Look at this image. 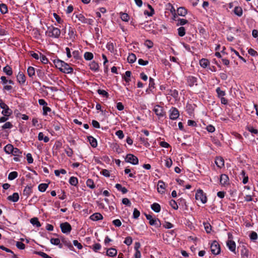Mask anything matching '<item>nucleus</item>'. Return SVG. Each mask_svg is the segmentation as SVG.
Instances as JSON below:
<instances>
[{"label": "nucleus", "instance_id": "nucleus-1", "mask_svg": "<svg viewBox=\"0 0 258 258\" xmlns=\"http://www.w3.org/2000/svg\"><path fill=\"white\" fill-rule=\"evenodd\" d=\"M55 67L60 72L65 74H70L73 72V69L69 64L59 59L53 61Z\"/></svg>", "mask_w": 258, "mask_h": 258}, {"label": "nucleus", "instance_id": "nucleus-2", "mask_svg": "<svg viewBox=\"0 0 258 258\" xmlns=\"http://www.w3.org/2000/svg\"><path fill=\"white\" fill-rule=\"evenodd\" d=\"M60 30L56 27H54L52 25L47 27V30L45 32V34L49 37L52 38H58L60 35Z\"/></svg>", "mask_w": 258, "mask_h": 258}, {"label": "nucleus", "instance_id": "nucleus-3", "mask_svg": "<svg viewBox=\"0 0 258 258\" xmlns=\"http://www.w3.org/2000/svg\"><path fill=\"white\" fill-rule=\"evenodd\" d=\"M211 250L213 254H219L221 251L220 246L216 240H214L211 245Z\"/></svg>", "mask_w": 258, "mask_h": 258}, {"label": "nucleus", "instance_id": "nucleus-4", "mask_svg": "<svg viewBox=\"0 0 258 258\" xmlns=\"http://www.w3.org/2000/svg\"><path fill=\"white\" fill-rule=\"evenodd\" d=\"M196 199L197 200H200L202 203L205 204L207 202V199L205 194H204L202 189H198L196 194Z\"/></svg>", "mask_w": 258, "mask_h": 258}, {"label": "nucleus", "instance_id": "nucleus-5", "mask_svg": "<svg viewBox=\"0 0 258 258\" xmlns=\"http://www.w3.org/2000/svg\"><path fill=\"white\" fill-rule=\"evenodd\" d=\"M61 230L63 233H69L72 230V226L68 222L61 223L60 225Z\"/></svg>", "mask_w": 258, "mask_h": 258}, {"label": "nucleus", "instance_id": "nucleus-6", "mask_svg": "<svg viewBox=\"0 0 258 258\" xmlns=\"http://www.w3.org/2000/svg\"><path fill=\"white\" fill-rule=\"evenodd\" d=\"M126 162H129L132 164L136 165L138 163V158L133 154H127L125 157Z\"/></svg>", "mask_w": 258, "mask_h": 258}, {"label": "nucleus", "instance_id": "nucleus-7", "mask_svg": "<svg viewBox=\"0 0 258 258\" xmlns=\"http://www.w3.org/2000/svg\"><path fill=\"white\" fill-rule=\"evenodd\" d=\"M76 18L78 19L79 21L84 24H91L92 20L86 18L84 16L81 14L76 15Z\"/></svg>", "mask_w": 258, "mask_h": 258}, {"label": "nucleus", "instance_id": "nucleus-8", "mask_svg": "<svg viewBox=\"0 0 258 258\" xmlns=\"http://www.w3.org/2000/svg\"><path fill=\"white\" fill-rule=\"evenodd\" d=\"M235 116L232 115L231 114H227L226 117H221L223 120H237L238 121L240 118V115L235 114Z\"/></svg>", "mask_w": 258, "mask_h": 258}, {"label": "nucleus", "instance_id": "nucleus-9", "mask_svg": "<svg viewBox=\"0 0 258 258\" xmlns=\"http://www.w3.org/2000/svg\"><path fill=\"white\" fill-rule=\"evenodd\" d=\"M17 81L20 85H25L26 83V77L23 73L19 72L17 76Z\"/></svg>", "mask_w": 258, "mask_h": 258}, {"label": "nucleus", "instance_id": "nucleus-10", "mask_svg": "<svg viewBox=\"0 0 258 258\" xmlns=\"http://www.w3.org/2000/svg\"><path fill=\"white\" fill-rule=\"evenodd\" d=\"M166 95L173 97L175 100H177L179 99L178 92L177 90L175 89H170L167 91Z\"/></svg>", "mask_w": 258, "mask_h": 258}, {"label": "nucleus", "instance_id": "nucleus-11", "mask_svg": "<svg viewBox=\"0 0 258 258\" xmlns=\"http://www.w3.org/2000/svg\"><path fill=\"white\" fill-rule=\"evenodd\" d=\"M187 83L189 87H192L197 85V79L194 76H188L187 78Z\"/></svg>", "mask_w": 258, "mask_h": 258}, {"label": "nucleus", "instance_id": "nucleus-12", "mask_svg": "<svg viewBox=\"0 0 258 258\" xmlns=\"http://www.w3.org/2000/svg\"><path fill=\"white\" fill-rule=\"evenodd\" d=\"M220 183L222 185H225L229 184V177L228 176L225 174H222L221 175L220 179Z\"/></svg>", "mask_w": 258, "mask_h": 258}, {"label": "nucleus", "instance_id": "nucleus-13", "mask_svg": "<svg viewBox=\"0 0 258 258\" xmlns=\"http://www.w3.org/2000/svg\"><path fill=\"white\" fill-rule=\"evenodd\" d=\"M146 218L149 220V224L151 225H155L157 224V221L160 222L158 219H154L152 216L149 214H145Z\"/></svg>", "mask_w": 258, "mask_h": 258}, {"label": "nucleus", "instance_id": "nucleus-14", "mask_svg": "<svg viewBox=\"0 0 258 258\" xmlns=\"http://www.w3.org/2000/svg\"><path fill=\"white\" fill-rule=\"evenodd\" d=\"M215 162L216 165L219 168H222L224 165V159L221 157H216Z\"/></svg>", "mask_w": 258, "mask_h": 258}, {"label": "nucleus", "instance_id": "nucleus-15", "mask_svg": "<svg viewBox=\"0 0 258 258\" xmlns=\"http://www.w3.org/2000/svg\"><path fill=\"white\" fill-rule=\"evenodd\" d=\"M158 186H159V187H158L157 190L158 192L161 194H163L165 192L164 189H165V183L162 180H159L158 182Z\"/></svg>", "mask_w": 258, "mask_h": 258}, {"label": "nucleus", "instance_id": "nucleus-16", "mask_svg": "<svg viewBox=\"0 0 258 258\" xmlns=\"http://www.w3.org/2000/svg\"><path fill=\"white\" fill-rule=\"evenodd\" d=\"M7 199L13 202H17L19 199V194L17 192H15L12 196H8Z\"/></svg>", "mask_w": 258, "mask_h": 258}, {"label": "nucleus", "instance_id": "nucleus-17", "mask_svg": "<svg viewBox=\"0 0 258 258\" xmlns=\"http://www.w3.org/2000/svg\"><path fill=\"white\" fill-rule=\"evenodd\" d=\"M227 245L229 247V249L235 253V248H236V244L234 241L233 240H228L227 241Z\"/></svg>", "mask_w": 258, "mask_h": 258}, {"label": "nucleus", "instance_id": "nucleus-18", "mask_svg": "<svg viewBox=\"0 0 258 258\" xmlns=\"http://www.w3.org/2000/svg\"><path fill=\"white\" fill-rule=\"evenodd\" d=\"M90 218L93 221H98L102 219L103 216L101 214L99 213H96L92 215L90 217Z\"/></svg>", "mask_w": 258, "mask_h": 258}, {"label": "nucleus", "instance_id": "nucleus-19", "mask_svg": "<svg viewBox=\"0 0 258 258\" xmlns=\"http://www.w3.org/2000/svg\"><path fill=\"white\" fill-rule=\"evenodd\" d=\"M60 240L61 242L71 250H73L74 249V247L71 243L70 241H67L64 237L61 236L60 237Z\"/></svg>", "mask_w": 258, "mask_h": 258}, {"label": "nucleus", "instance_id": "nucleus-20", "mask_svg": "<svg viewBox=\"0 0 258 258\" xmlns=\"http://www.w3.org/2000/svg\"><path fill=\"white\" fill-rule=\"evenodd\" d=\"M117 254V250L115 248H110L107 250V255L109 256H114Z\"/></svg>", "mask_w": 258, "mask_h": 258}, {"label": "nucleus", "instance_id": "nucleus-21", "mask_svg": "<svg viewBox=\"0 0 258 258\" xmlns=\"http://www.w3.org/2000/svg\"><path fill=\"white\" fill-rule=\"evenodd\" d=\"M4 151L7 154H12L14 151V147L11 144H8L4 148Z\"/></svg>", "mask_w": 258, "mask_h": 258}, {"label": "nucleus", "instance_id": "nucleus-22", "mask_svg": "<svg viewBox=\"0 0 258 258\" xmlns=\"http://www.w3.org/2000/svg\"><path fill=\"white\" fill-rule=\"evenodd\" d=\"M88 139L92 147L94 148L97 147V140L94 138H93L92 136H89L88 137Z\"/></svg>", "mask_w": 258, "mask_h": 258}, {"label": "nucleus", "instance_id": "nucleus-23", "mask_svg": "<svg viewBox=\"0 0 258 258\" xmlns=\"http://www.w3.org/2000/svg\"><path fill=\"white\" fill-rule=\"evenodd\" d=\"M209 61L207 59L202 58L200 60V64L203 68H207L209 65Z\"/></svg>", "mask_w": 258, "mask_h": 258}, {"label": "nucleus", "instance_id": "nucleus-24", "mask_svg": "<svg viewBox=\"0 0 258 258\" xmlns=\"http://www.w3.org/2000/svg\"><path fill=\"white\" fill-rule=\"evenodd\" d=\"M177 14L181 16H184L187 14V10L183 7H180L177 9Z\"/></svg>", "mask_w": 258, "mask_h": 258}, {"label": "nucleus", "instance_id": "nucleus-25", "mask_svg": "<svg viewBox=\"0 0 258 258\" xmlns=\"http://www.w3.org/2000/svg\"><path fill=\"white\" fill-rule=\"evenodd\" d=\"M234 13L237 16L240 17L243 14L242 9L240 7H236L234 9Z\"/></svg>", "mask_w": 258, "mask_h": 258}, {"label": "nucleus", "instance_id": "nucleus-26", "mask_svg": "<svg viewBox=\"0 0 258 258\" xmlns=\"http://www.w3.org/2000/svg\"><path fill=\"white\" fill-rule=\"evenodd\" d=\"M136 59H137V57L135 54L132 53L129 54V55L127 57V61L129 63H133L134 62H135Z\"/></svg>", "mask_w": 258, "mask_h": 258}, {"label": "nucleus", "instance_id": "nucleus-27", "mask_svg": "<svg viewBox=\"0 0 258 258\" xmlns=\"http://www.w3.org/2000/svg\"><path fill=\"white\" fill-rule=\"evenodd\" d=\"M121 19L124 22H128L130 20V16L126 13L120 12L119 13Z\"/></svg>", "mask_w": 258, "mask_h": 258}, {"label": "nucleus", "instance_id": "nucleus-28", "mask_svg": "<svg viewBox=\"0 0 258 258\" xmlns=\"http://www.w3.org/2000/svg\"><path fill=\"white\" fill-rule=\"evenodd\" d=\"M0 107L3 109L2 113H8V110L9 109V107L2 100H0Z\"/></svg>", "mask_w": 258, "mask_h": 258}, {"label": "nucleus", "instance_id": "nucleus-29", "mask_svg": "<svg viewBox=\"0 0 258 258\" xmlns=\"http://www.w3.org/2000/svg\"><path fill=\"white\" fill-rule=\"evenodd\" d=\"M216 91L217 93V96L219 98L224 97V96L226 95L225 92L222 90L220 87L217 88Z\"/></svg>", "mask_w": 258, "mask_h": 258}, {"label": "nucleus", "instance_id": "nucleus-30", "mask_svg": "<svg viewBox=\"0 0 258 258\" xmlns=\"http://www.w3.org/2000/svg\"><path fill=\"white\" fill-rule=\"evenodd\" d=\"M89 67L90 69L94 71H97L99 68L98 64L95 61H92L89 64Z\"/></svg>", "mask_w": 258, "mask_h": 258}, {"label": "nucleus", "instance_id": "nucleus-31", "mask_svg": "<svg viewBox=\"0 0 258 258\" xmlns=\"http://www.w3.org/2000/svg\"><path fill=\"white\" fill-rule=\"evenodd\" d=\"M151 209L155 212L158 213L160 211L161 207L157 203H154L151 205Z\"/></svg>", "mask_w": 258, "mask_h": 258}, {"label": "nucleus", "instance_id": "nucleus-32", "mask_svg": "<svg viewBox=\"0 0 258 258\" xmlns=\"http://www.w3.org/2000/svg\"><path fill=\"white\" fill-rule=\"evenodd\" d=\"M27 74L30 77L32 78L35 74L34 68L29 67L27 69Z\"/></svg>", "mask_w": 258, "mask_h": 258}, {"label": "nucleus", "instance_id": "nucleus-33", "mask_svg": "<svg viewBox=\"0 0 258 258\" xmlns=\"http://www.w3.org/2000/svg\"><path fill=\"white\" fill-rule=\"evenodd\" d=\"M3 71L8 76H11L13 74V71L11 67L9 66H7L3 69Z\"/></svg>", "mask_w": 258, "mask_h": 258}, {"label": "nucleus", "instance_id": "nucleus-34", "mask_svg": "<svg viewBox=\"0 0 258 258\" xmlns=\"http://www.w3.org/2000/svg\"><path fill=\"white\" fill-rule=\"evenodd\" d=\"M30 222L34 225H36L37 227L41 226V224L38 221V219L36 217L32 218L30 220Z\"/></svg>", "mask_w": 258, "mask_h": 258}, {"label": "nucleus", "instance_id": "nucleus-35", "mask_svg": "<svg viewBox=\"0 0 258 258\" xmlns=\"http://www.w3.org/2000/svg\"><path fill=\"white\" fill-rule=\"evenodd\" d=\"M196 107L197 106L194 104H188L186 106L187 111L188 113H191L192 111H195Z\"/></svg>", "mask_w": 258, "mask_h": 258}, {"label": "nucleus", "instance_id": "nucleus-36", "mask_svg": "<svg viewBox=\"0 0 258 258\" xmlns=\"http://www.w3.org/2000/svg\"><path fill=\"white\" fill-rule=\"evenodd\" d=\"M115 187L119 190H121L123 194H125L127 192V189L124 187H122L121 185L119 183H117L115 185Z\"/></svg>", "mask_w": 258, "mask_h": 258}, {"label": "nucleus", "instance_id": "nucleus-37", "mask_svg": "<svg viewBox=\"0 0 258 258\" xmlns=\"http://www.w3.org/2000/svg\"><path fill=\"white\" fill-rule=\"evenodd\" d=\"M177 32L178 35L182 37L185 34V29L183 27H180L177 29Z\"/></svg>", "mask_w": 258, "mask_h": 258}, {"label": "nucleus", "instance_id": "nucleus-38", "mask_svg": "<svg viewBox=\"0 0 258 258\" xmlns=\"http://www.w3.org/2000/svg\"><path fill=\"white\" fill-rule=\"evenodd\" d=\"M0 12L3 14H6L8 12V8L6 5L4 4H0Z\"/></svg>", "mask_w": 258, "mask_h": 258}, {"label": "nucleus", "instance_id": "nucleus-39", "mask_svg": "<svg viewBox=\"0 0 258 258\" xmlns=\"http://www.w3.org/2000/svg\"><path fill=\"white\" fill-rule=\"evenodd\" d=\"M69 183L74 186H76L78 183V179L74 176L71 177L69 180Z\"/></svg>", "mask_w": 258, "mask_h": 258}, {"label": "nucleus", "instance_id": "nucleus-40", "mask_svg": "<svg viewBox=\"0 0 258 258\" xmlns=\"http://www.w3.org/2000/svg\"><path fill=\"white\" fill-rule=\"evenodd\" d=\"M31 188L29 186H26L24 191H23V195L25 196L26 198H27L31 192Z\"/></svg>", "mask_w": 258, "mask_h": 258}, {"label": "nucleus", "instance_id": "nucleus-41", "mask_svg": "<svg viewBox=\"0 0 258 258\" xmlns=\"http://www.w3.org/2000/svg\"><path fill=\"white\" fill-rule=\"evenodd\" d=\"M241 254L242 257H248V250L243 246L241 250Z\"/></svg>", "mask_w": 258, "mask_h": 258}, {"label": "nucleus", "instance_id": "nucleus-42", "mask_svg": "<svg viewBox=\"0 0 258 258\" xmlns=\"http://www.w3.org/2000/svg\"><path fill=\"white\" fill-rule=\"evenodd\" d=\"M48 184L47 183H41L38 186V189L41 192H44L48 187Z\"/></svg>", "mask_w": 258, "mask_h": 258}, {"label": "nucleus", "instance_id": "nucleus-43", "mask_svg": "<svg viewBox=\"0 0 258 258\" xmlns=\"http://www.w3.org/2000/svg\"><path fill=\"white\" fill-rule=\"evenodd\" d=\"M84 58L86 60H90L93 58V54L90 52H86L84 53Z\"/></svg>", "mask_w": 258, "mask_h": 258}, {"label": "nucleus", "instance_id": "nucleus-44", "mask_svg": "<svg viewBox=\"0 0 258 258\" xmlns=\"http://www.w3.org/2000/svg\"><path fill=\"white\" fill-rule=\"evenodd\" d=\"M205 229L207 233H210L212 230V226L209 223L204 222Z\"/></svg>", "mask_w": 258, "mask_h": 258}, {"label": "nucleus", "instance_id": "nucleus-45", "mask_svg": "<svg viewBox=\"0 0 258 258\" xmlns=\"http://www.w3.org/2000/svg\"><path fill=\"white\" fill-rule=\"evenodd\" d=\"M68 35L71 39H74L75 38V30L74 29L72 28L71 27H70Z\"/></svg>", "mask_w": 258, "mask_h": 258}, {"label": "nucleus", "instance_id": "nucleus-46", "mask_svg": "<svg viewBox=\"0 0 258 258\" xmlns=\"http://www.w3.org/2000/svg\"><path fill=\"white\" fill-rule=\"evenodd\" d=\"M131 74L132 73L130 71L125 72L124 79L126 83H129L131 81L130 78L131 77Z\"/></svg>", "mask_w": 258, "mask_h": 258}, {"label": "nucleus", "instance_id": "nucleus-47", "mask_svg": "<svg viewBox=\"0 0 258 258\" xmlns=\"http://www.w3.org/2000/svg\"><path fill=\"white\" fill-rule=\"evenodd\" d=\"M18 176V173L16 171H13L11 172L8 176V179L9 180H13Z\"/></svg>", "mask_w": 258, "mask_h": 258}, {"label": "nucleus", "instance_id": "nucleus-48", "mask_svg": "<svg viewBox=\"0 0 258 258\" xmlns=\"http://www.w3.org/2000/svg\"><path fill=\"white\" fill-rule=\"evenodd\" d=\"M40 59V61H41L42 63H44V64H47L48 62V59L47 58V57L42 54L41 53H40V57H39Z\"/></svg>", "mask_w": 258, "mask_h": 258}, {"label": "nucleus", "instance_id": "nucleus-49", "mask_svg": "<svg viewBox=\"0 0 258 258\" xmlns=\"http://www.w3.org/2000/svg\"><path fill=\"white\" fill-rule=\"evenodd\" d=\"M53 16L54 18H55V20L56 21V22L58 24H62L63 21L62 19H61V18L58 15H57L56 13H53Z\"/></svg>", "mask_w": 258, "mask_h": 258}, {"label": "nucleus", "instance_id": "nucleus-50", "mask_svg": "<svg viewBox=\"0 0 258 258\" xmlns=\"http://www.w3.org/2000/svg\"><path fill=\"white\" fill-rule=\"evenodd\" d=\"M87 185L92 189L94 188L95 187L93 180L91 179L87 180Z\"/></svg>", "mask_w": 258, "mask_h": 258}, {"label": "nucleus", "instance_id": "nucleus-51", "mask_svg": "<svg viewBox=\"0 0 258 258\" xmlns=\"http://www.w3.org/2000/svg\"><path fill=\"white\" fill-rule=\"evenodd\" d=\"M246 129L252 134H257L258 133L257 130L254 128L252 126H247Z\"/></svg>", "mask_w": 258, "mask_h": 258}, {"label": "nucleus", "instance_id": "nucleus-52", "mask_svg": "<svg viewBox=\"0 0 258 258\" xmlns=\"http://www.w3.org/2000/svg\"><path fill=\"white\" fill-rule=\"evenodd\" d=\"M153 111L155 113H162L163 112L162 107L159 105H156L154 107Z\"/></svg>", "mask_w": 258, "mask_h": 258}, {"label": "nucleus", "instance_id": "nucleus-53", "mask_svg": "<svg viewBox=\"0 0 258 258\" xmlns=\"http://www.w3.org/2000/svg\"><path fill=\"white\" fill-rule=\"evenodd\" d=\"M60 239L59 238H52L50 239L51 243L52 244L55 245H58L60 243Z\"/></svg>", "mask_w": 258, "mask_h": 258}, {"label": "nucleus", "instance_id": "nucleus-54", "mask_svg": "<svg viewBox=\"0 0 258 258\" xmlns=\"http://www.w3.org/2000/svg\"><path fill=\"white\" fill-rule=\"evenodd\" d=\"M97 92L99 94L103 96V97H107L108 96V93L104 90L98 89L97 90Z\"/></svg>", "mask_w": 258, "mask_h": 258}, {"label": "nucleus", "instance_id": "nucleus-55", "mask_svg": "<svg viewBox=\"0 0 258 258\" xmlns=\"http://www.w3.org/2000/svg\"><path fill=\"white\" fill-rule=\"evenodd\" d=\"M34 253L37 254L42 256L43 258H48L49 256L46 253H45L43 252H42V251H35Z\"/></svg>", "mask_w": 258, "mask_h": 258}, {"label": "nucleus", "instance_id": "nucleus-56", "mask_svg": "<svg viewBox=\"0 0 258 258\" xmlns=\"http://www.w3.org/2000/svg\"><path fill=\"white\" fill-rule=\"evenodd\" d=\"M34 253L37 254L42 256L43 258H48L49 256L46 253H45L43 252H42V251H35Z\"/></svg>", "mask_w": 258, "mask_h": 258}, {"label": "nucleus", "instance_id": "nucleus-57", "mask_svg": "<svg viewBox=\"0 0 258 258\" xmlns=\"http://www.w3.org/2000/svg\"><path fill=\"white\" fill-rule=\"evenodd\" d=\"M170 205L175 210L178 209V205L177 203L173 200H171L170 201Z\"/></svg>", "mask_w": 258, "mask_h": 258}, {"label": "nucleus", "instance_id": "nucleus-58", "mask_svg": "<svg viewBox=\"0 0 258 258\" xmlns=\"http://www.w3.org/2000/svg\"><path fill=\"white\" fill-rule=\"evenodd\" d=\"M22 152L20 150L17 148L14 147V151H13L12 154H13L15 156H19L20 154H21Z\"/></svg>", "mask_w": 258, "mask_h": 258}, {"label": "nucleus", "instance_id": "nucleus-59", "mask_svg": "<svg viewBox=\"0 0 258 258\" xmlns=\"http://www.w3.org/2000/svg\"><path fill=\"white\" fill-rule=\"evenodd\" d=\"M16 246L20 249H24L25 248V244L19 241L17 242Z\"/></svg>", "mask_w": 258, "mask_h": 258}, {"label": "nucleus", "instance_id": "nucleus-60", "mask_svg": "<svg viewBox=\"0 0 258 258\" xmlns=\"http://www.w3.org/2000/svg\"><path fill=\"white\" fill-rule=\"evenodd\" d=\"M124 243L127 245H130L132 243V238L131 237H127L125 238Z\"/></svg>", "mask_w": 258, "mask_h": 258}, {"label": "nucleus", "instance_id": "nucleus-61", "mask_svg": "<svg viewBox=\"0 0 258 258\" xmlns=\"http://www.w3.org/2000/svg\"><path fill=\"white\" fill-rule=\"evenodd\" d=\"M12 126H13V125L12 124V123L10 122H7L2 126V128L3 129L10 128Z\"/></svg>", "mask_w": 258, "mask_h": 258}, {"label": "nucleus", "instance_id": "nucleus-62", "mask_svg": "<svg viewBox=\"0 0 258 258\" xmlns=\"http://www.w3.org/2000/svg\"><path fill=\"white\" fill-rule=\"evenodd\" d=\"M140 215V212L137 209H135L133 213V217L135 219H137Z\"/></svg>", "mask_w": 258, "mask_h": 258}, {"label": "nucleus", "instance_id": "nucleus-63", "mask_svg": "<svg viewBox=\"0 0 258 258\" xmlns=\"http://www.w3.org/2000/svg\"><path fill=\"white\" fill-rule=\"evenodd\" d=\"M178 25L182 26L187 24L188 23V21L184 19H179L178 20Z\"/></svg>", "mask_w": 258, "mask_h": 258}, {"label": "nucleus", "instance_id": "nucleus-64", "mask_svg": "<svg viewBox=\"0 0 258 258\" xmlns=\"http://www.w3.org/2000/svg\"><path fill=\"white\" fill-rule=\"evenodd\" d=\"M26 157L28 163L29 164L32 163L33 162V159L31 154L30 153H28L26 155Z\"/></svg>", "mask_w": 258, "mask_h": 258}]
</instances>
